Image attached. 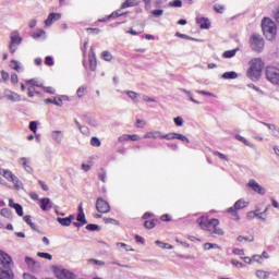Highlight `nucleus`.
Returning <instances> with one entry per match:
<instances>
[{"mask_svg":"<svg viewBox=\"0 0 279 279\" xmlns=\"http://www.w3.org/2000/svg\"><path fill=\"white\" fill-rule=\"evenodd\" d=\"M90 144H92V146H94V147H99V146H101V142H100V140L97 138V137H92Z\"/></svg>","mask_w":279,"mask_h":279,"instance_id":"nucleus-47","label":"nucleus"},{"mask_svg":"<svg viewBox=\"0 0 279 279\" xmlns=\"http://www.w3.org/2000/svg\"><path fill=\"white\" fill-rule=\"evenodd\" d=\"M161 136H162V133L159 132V131H156V132H147L145 135H144V138H153V140H157V138H160L161 140Z\"/></svg>","mask_w":279,"mask_h":279,"instance_id":"nucleus-17","label":"nucleus"},{"mask_svg":"<svg viewBox=\"0 0 279 279\" xmlns=\"http://www.w3.org/2000/svg\"><path fill=\"white\" fill-rule=\"evenodd\" d=\"M102 58V60H105L106 62H111L113 60V56L110 51L105 50L102 51V54L100 56Z\"/></svg>","mask_w":279,"mask_h":279,"instance_id":"nucleus-24","label":"nucleus"},{"mask_svg":"<svg viewBox=\"0 0 279 279\" xmlns=\"http://www.w3.org/2000/svg\"><path fill=\"white\" fill-rule=\"evenodd\" d=\"M214 155H215V156H218L220 159H223V160L228 161L227 156H225L223 154H221V153H219V151H215Z\"/></svg>","mask_w":279,"mask_h":279,"instance_id":"nucleus-62","label":"nucleus"},{"mask_svg":"<svg viewBox=\"0 0 279 279\" xmlns=\"http://www.w3.org/2000/svg\"><path fill=\"white\" fill-rule=\"evenodd\" d=\"M87 264L89 265H96V266H105L106 263L104 260L100 259H96V258H89L87 259Z\"/></svg>","mask_w":279,"mask_h":279,"instance_id":"nucleus-28","label":"nucleus"},{"mask_svg":"<svg viewBox=\"0 0 279 279\" xmlns=\"http://www.w3.org/2000/svg\"><path fill=\"white\" fill-rule=\"evenodd\" d=\"M197 223L199 225L201 229L207 231L208 221L206 220V218L204 217L198 218Z\"/></svg>","mask_w":279,"mask_h":279,"instance_id":"nucleus-27","label":"nucleus"},{"mask_svg":"<svg viewBox=\"0 0 279 279\" xmlns=\"http://www.w3.org/2000/svg\"><path fill=\"white\" fill-rule=\"evenodd\" d=\"M119 16H122L121 11H113L108 19H119Z\"/></svg>","mask_w":279,"mask_h":279,"instance_id":"nucleus-54","label":"nucleus"},{"mask_svg":"<svg viewBox=\"0 0 279 279\" xmlns=\"http://www.w3.org/2000/svg\"><path fill=\"white\" fill-rule=\"evenodd\" d=\"M44 35H45V32L43 29H40L33 34V38L38 39V38L43 37Z\"/></svg>","mask_w":279,"mask_h":279,"instance_id":"nucleus-56","label":"nucleus"},{"mask_svg":"<svg viewBox=\"0 0 279 279\" xmlns=\"http://www.w3.org/2000/svg\"><path fill=\"white\" fill-rule=\"evenodd\" d=\"M40 208H41V210H47V208H51V206H50V199H49L48 197L43 198V199L40 201Z\"/></svg>","mask_w":279,"mask_h":279,"instance_id":"nucleus-25","label":"nucleus"},{"mask_svg":"<svg viewBox=\"0 0 279 279\" xmlns=\"http://www.w3.org/2000/svg\"><path fill=\"white\" fill-rule=\"evenodd\" d=\"M267 80L274 85H279V68L268 65L266 68Z\"/></svg>","mask_w":279,"mask_h":279,"instance_id":"nucleus-5","label":"nucleus"},{"mask_svg":"<svg viewBox=\"0 0 279 279\" xmlns=\"http://www.w3.org/2000/svg\"><path fill=\"white\" fill-rule=\"evenodd\" d=\"M0 215H1L2 217H10L11 211H10L8 208H2V209L0 210Z\"/></svg>","mask_w":279,"mask_h":279,"instance_id":"nucleus-55","label":"nucleus"},{"mask_svg":"<svg viewBox=\"0 0 279 279\" xmlns=\"http://www.w3.org/2000/svg\"><path fill=\"white\" fill-rule=\"evenodd\" d=\"M59 279H74V274L70 272L69 270H61L58 275Z\"/></svg>","mask_w":279,"mask_h":279,"instance_id":"nucleus-16","label":"nucleus"},{"mask_svg":"<svg viewBox=\"0 0 279 279\" xmlns=\"http://www.w3.org/2000/svg\"><path fill=\"white\" fill-rule=\"evenodd\" d=\"M197 24H199L201 29H208L210 26V24L204 17L197 20Z\"/></svg>","mask_w":279,"mask_h":279,"instance_id":"nucleus-26","label":"nucleus"},{"mask_svg":"<svg viewBox=\"0 0 279 279\" xmlns=\"http://www.w3.org/2000/svg\"><path fill=\"white\" fill-rule=\"evenodd\" d=\"M173 121L177 126H183L184 124V120L183 118H181V116H178V118H174Z\"/></svg>","mask_w":279,"mask_h":279,"instance_id":"nucleus-46","label":"nucleus"},{"mask_svg":"<svg viewBox=\"0 0 279 279\" xmlns=\"http://www.w3.org/2000/svg\"><path fill=\"white\" fill-rule=\"evenodd\" d=\"M86 90H87V87L81 86V87L77 89V96H78L80 98L84 97Z\"/></svg>","mask_w":279,"mask_h":279,"instance_id":"nucleus-48","label":"nucleus"},{"mask_svg":"<svg viewBox=\"0 0 279 279\" xmlns=\"http://www.w3.org/2000/svg\"><path fill=\"white\" fill-rule=\"evenodd\" d=\"M0 75H1V78L3 80V82H8L10 75L5 70H1Z\"/></svg>","mask_w":279,"mask_h":279,"instance_id":"nucleus-51","label":"nucleus"},{"mask_svg":"<svg viewBox=\"0 0 279 279\" xmlns=\"http://www.w3.org/2000/svg\"><path fill=\"white\" fill-rule=\"evenodd\" d=\"M87 33L92 35H99L100 29L99 28H87Z\"/></svg>","mask_w":279,"mask_h":279,"instance_id":"nucleus-60","label":"nucleus"},{"mask_svg":"<svg viewBox=\"0 0 279 279\" xmlns=\"http://www.w3.org/2000/svg\"><path fill=\"white\" fill-rule=\"evenodd\" d=\"M105 225L119 226L120 222L113 218H104Z\"/></svg>","mask_w":279,"mask_h":279,"instance_id":"nucleus-40","label":"nucleus"},{"mask_svg":"<svg viewBox=\"0 0 279 279\" xmlns=\"http://www.w3.org/2000/svg\"><path fill=\"white\" fill-rule=\"evenodd\" d=\"M238 242H240V243H242V242L252 243V242H254V236L251 235L250 238H247V236L239 235L238 236Z\"/></svg>","mask_w":279,"mask_h":279,"instance_id":"nucleus-32","label":"nucleus"},{"mask_svg":"<svg viewBox=\"0 0 279 279\" xmlns=\"http://www.w3.org/2000/svg\"><path fill=\"white\" fill-rule=\"evenodd\" d=\"M238 77V73L234 71H228L222 74V78L225 80H235Z\"/></svg>","mask_w":279,"mask_h":279,"instance_id":"nucleus-20","label":"nucleus"},{"mask_svg":"<svg viewBox=\"0 0 279 279\" xmlns=\"http://www.w3.org/2000/svg\"><path fill=\"white\" fill-rule=\"evenodd\" d=\"M214 10H215V12H217V14H223L225 5H222V4H215L214 5Z\"/></svg>","mask_w":279,"mask_h":279,"instance_id":"nucleus-41","label":"nucleus"},{"mask_svg":"<svg viewBox=\"0 0 279 279\" xmlns=\"http://www.w3.org/2000/svg\"><path fill=\"white\" fill-rule=\"evenodd\" d=\"M269 210V207H266L265 211L260 213L258 209L255 210V216L259 217V219H266V213Z\"/></svg>","mask_w":279,"mask_h":279,"instance_id":"nucleus-37","label":"nucleus"},{"mask_svg":"<svg viewBox=\"0 0 279 279\" xmlns=\"http://www.w3.org/2000/svg\"><path fill=\"white\" fill-rule=\"evenodd\" d=\"M40 88H43V90L47 94L50 95H54L56 94V89L52 86H44L41 85Z\"/></svg>","mask_w":279,"mask_h":279,"instance_id":"nucleus-38","label":"nucleus"},{"mask_svg":"<svg viewBox=\"0 0 279 279\" xmlns=\"http://www.w3.org/2000/svg\"><path fill=\"white\" fill-rule=\"evenodd\" d=\"M12 259L8 253L0 251V274L4 276L5 279H14V274L11 269Z\"/></svg>","mask_w":279,"mask_h":279,"instance_id":"nucleus-2","label":"nucleus"},{"mask_svg":"<svg viewBox=\"0 0 279 279\" xmlns=\"http://www.w3.org/2000/svg\"><path fill=\"white\" fill-rule=\"evenodd\" d=\"M96 210H98V213L106 214L110 213L111 207L107 201H105L101 197H98V199H96Z\"/></svg>","mask_w":279,"mask_h":279,"instance_id":"nucleus-8","label":"nucleus"},{"mask_svg":"<svg viewBox=\"0 0 279 279\" xmlns=\"http://www.w3.org/2000/svg\"><path fill=\"white\" fill-rule=\"evenodd\" d=\"M9 206H10V208H14V210L16 211L19 217H23L24 211H23V207L20 204L14 203L12 199H10L9 201Z\"/></svg>","mask_w":279,"mask_h":279,"instance_id":"nucleus-14","label":"nucleus"},{"mask_svg":"<svg viewBox=\"0 0 279 279\" xmlns=\"http://www.w3.org/2000/svg\"><path fill=\"white\" fill-rule=\"evenodd\" d=\"M156 227L155 220H146L144 222V228L147 230H153Z\"/></svg>","mask_w":279,"mask_h":279,"instance_id":"nucleus-35","label":"nucleus"},{"mask_svg":"<svg viewBox=\"0 0 279 279\" xmlns=\"http://www.w3.org/2000/svg\"><path fill=\"white\" fill-rule=\"evenodd\" d=\"M238 209L234 207H230L227 209V213H229L230 215H232L234 217V219L238 221L240 219L239 215H238Z\"/></svg>","mask_w":279,"mask_h":279,"instance_id":"nucleus-33","label":"nucleus"},{"mask_svg":"<svg viewBox=\"0 0 279 279\" xmlns=\"http://www.w3.org/2000/svg\"><path fill=\"white\" fill-rule=\"evenodd\" d=\"M89 70H92V72L97 70V59L95 56V49L93 47L89 48Z\"/></svg>","mask_w":279,"mask_h":279,"instance_id":"nucleus-11","label":"nucleus"},{"mask_svg":"<svg viewBox=\"0 0 279 279\" xmlns=\"http://www.w3.org/2000/svg\"><path fill=\"white\" fill-rule=\"evenodd\" d=\"M169 5L171 8H182L183 2H182V0H174V1L169 2Z\"/></svg>","mask_w":279,"mask_h":279,"instance_id":"nucleus-42","label":"nucleus"},{"mask_svg":"<svg viewBox=\"0 0 279 279\" xmlns=\"http://www.w3.org/2000/svg\"><path fill=\"white\" fill-rule=\"evenodd\" d=\"M204 247H205L206 251L214 250V248H219V246L215 243H205Z\"/></svg>","mask_w":279,"mask_h":279,"instance_id":"nucleus-49","label":"nucleus"},{"mask_svg":"<svg viewBox=\"0 0 279 279\" xmlns=\"http://www.w3.org/2000/svg\"><path fill=\"white\" fill-rule=\"evenodd\" d=\"M24 279H37L34 275L31 274H24Z\"/></svg>","mask_w":279,"mask_h":279,"instance_id":"nucleus-64","label":"nucleus"},{"mask_svg":"<svg viewBox=\"0 0 279 279\" xmlns=\"http://www.w3.org/2000/svg\"><path fill=\"white\" fill-rule=\"evenodd\" d=\"M59 19H61L60 13H50L48 19L45 21V24L47 27H49L52 25L53 21H59Z\"/></svg>","mask_w":279,"mask_h":279,"instance_id":"nucleus-13","label":"nucleus"},{"mask_svg":"<svg viewBox=\"0 0 279 279\" xmlns=\"http://www.w3.org/2000/svg\"><path fill=\"white\" fill-rule=\"evenodd\" d=\"M10 68L16 71L17 73L21 71V66L16 60H11Z\"/></svg>","mask_w":279,"mask_h":279,"instance_id":"nucleus-36","label":"nucleus"},{"mask_svg":"<svg viewBox=\"0 0 279 279\" xmlns=\"http://www.w3.org/2000/svg\"><path fill=\"white\" fill-rule=\"evenodd\" d=\"M10 38H11V43L9 45V50H10L11 54H14L17 47L22 43V37L20 36V34L17 32H12Z\"/></svg>","mask_w":279,"mask_h":279,"instance_id":"nucleus-6","label":"nucleus"},{"mask_svg":"<svg viewBox=\"0 0 279 279\" xmlns=\"http://www.w3.org/2000/svg\"><path fill=\"white\" fill-rule=\"evenodd\" d=\"M45 102L46 104H53V105H56V106H59V107H62V105H63V101H62V99L61 98H47V99H45Z\"/></svg>","mask_w":279,"mask_h":279,"instance_id":"nucleus-21","label":"nucleus"},{"mask_svg":"<svg viewBox=\"0 0 279 279\" xmlns=\"http://www.w3.org/2000/svg\"><path fill=\"white\" fill-rule=\"evenodd\" d=\"M20 162H21V165L24 167V169H25L28 173H31V172L33 171V169H32V167L28 165L26 158H21V159H20Z\"/></svg>","mask_w":279,"mask_h":279,"instance_id":"nucleus-29","label":"nucleus"},{"mask_svg":"<svg viewBox=\"0 0 279 279\" xmlns=\"http://www.w3.org/2000/svg\"><path fill=\"white\" fill-rule=\"evenodd\" d=\"M231 264H232L233 266L238 267V268H244V264L241 263V262H239V260H236V259H232V260H231Z\"/></svg>","mask_w":279,"mask_h":279,"instance_id":"nucleus-57","label":"nucleus"},{"mask_svg":"<svg viewBox=\"0 0 279 279\" xmlns=\"http://www.w3.org/2000/svg\"><path fill=\"white\" fill-rule=\"evenodd\" d=\"M77 222H81L83 226L87 225L86 216L84 213L77 215Z\"/></svg>","mask_w":279,"mask_h":279,"instance_id":"nucleus-39","label":"nucleus"},{"mask_svg":"<svg viewBox=\"0 0 279 279\" xmlns=\"http://www.w3.org/2000/svg\"><path fill=\"white\" fill-rule=\"evenodd\" d=\"M219 226V220L216 218H213L207 221V231L211 232V234L216 235H223V230L217 228Z\"/></svg>","mask_w":279,"mask_h":279,"instance_id":"nucleus-7","label":"nucleus"},{"mask_svg":"<svg viewBox=\"0 0 279 279\" xmlns=\"http://www.w3.org/2000/svg\"><path fill=\"white\" fill-rule=\"evenodd\" d=\"M118 141H119L120 143L129 142V141H131V140H130V135H129V134H124V135L120 136V137L118 138Z\"/></svg>","mask_w":279,"mask_h":279,"instance_id":"nucleus-59","label":"nucleus"},{"mask_svg":"<svg viewBox=\"0 0 279 279\" xmlns=\"http://www.w3.org/2000/svg\"><path fill=\"white\" fill-rule=\"evenodd\" d=\"M250 45L254 51L259 53L265 48V40L263 39V37L260 35L253 34L250 39Z\"/></svg>","mask_w":279,"mask_h":279,"instance_id":"nucleus-4","label":"nucleus"},{"mask_svg":"<svg viewBox=\"0 0 279 279\" xmlns=\"http://www.w3.org/2000/svg\"><path fill=\"white\" fill-rule=\"evenodd\" d=\"M5 97H7L9 100L13 101V102L20 100V95H19L17 93L11 92V90H9V94H5Z\"/></svg>","mask_w":279,"mask_h":279,"instance_id":"nucleus-19","label":"nucleus"},{"mask_svg":"<svg viewBox=\"0 0 279 279\" xmlns=\"http://www.w3.org/2000/svg\"><path fill=\"white\" fill-rule=\"evenodd\" d=\"M161 140H167V141L179 140L186 144L191 143V141L185 135L179 134V133H170V134H166V135L161 134Z\"/></svg>","mask_w":279,"mask_h":279,"instance_id":"nucleus-9","label":"nucleus"},{"mask_svg":"<svg viewBox=\"0 0 279 279\" xmlns=\"http://www.w3.org/2000/svg\"><path fill=\"white\" fill-rule=\"evenodd\" d=\"M98 229H99V227H98L97 225L90 223V225H87V226H86V230H87V231L94 232V231H97Z\"/></svg>","mask_w":279,"mask_h":279,"instance_id":"nucleus-53","label":"nucleus"},{"mask_svg":"<svg viewBox=\"0 0 279 279\" xmlns=\"http://www.w3.org/2000/svg\"><path fill=\"white\" fill-rule=\"evenodd\" d=\"M247 186H250L254 192L264 195L266 194V190L258 184L255 180H250V182L247 183Z\"/></svg>","mask_w":279,"mask_h":279,"instance_id":"nucleus-10","label":"nucleus"},{"mask_svg":"<svg viewBox=\"0 0 279 279\" xmlns=\"http://www.w3.org/2000/svg\"><path fill=\"white\" fill-rule=\"evenodd\" d=\"M29 130H31L34 134H36V132H37V123H36L35 121H33V122L29 123Z\"/></svg>","mask_w":279,"mask_h":279,"instance_id":"nucleus-58","label":"nucleus"},{"mask_svg":"<svg viewBox=\"0 0 279 279\" xmlns=\"http://www.w3.org/2000/svg\"><path fill=\"white\" fill-rule=\"evenodd\" d=\"M0 174H2L8 181L16 183L19 179L9 170L0 169Z\"/></svg>","mask_w":279,"mask_h":279,"instance_id":"nucleus-12","label":"nucleus"},{"mask_svg":"<svg viewBox=\"0 0 279 279\" xmlns=\"http://www.w3.org/2000/svg\"><path fill=\"white\" fill-rule=\"evenodd\" d=\"M265 68V62L262 58H254L250 61V66L246 71V76L252 81H258Z\"/></svg>","mask_w":279,"mask_h":279,"instance_id":"nucleus-1","label":"nucleus"},{"mask_svg":"<svg viewBox=\"0 0 279 279\" xmlns=\"http://www.w3.org/2000/svg\"><path fill=\"white\" fill-rule=\"evenodd\" d=\"M263 257L260 255H253L252 262L262 263Z\"/></svg>","mask_w":279,"mask_h":279,"instance_id":"nucleus-61","label":"nucleus"},{"mask_svg":"<svg viewBox=\"0 0 279 279\" xmlns=\"http://www.w3.org/2000/svg\"><path fill=\"white\" fill-rule=\"evenodd\" d=\"M132 5H134L132 0H125L122 4H121V10H126V8H132Z\"/></svg>","mask_w":279,"mask_h":279,"instance_id":"nucleus-44","label":"nucleus"},{"mask_svg":"<svg viewBox=\"0 0 279 279\" xmlns=\"http://www.w3.org/2000/svg\"><path fill=\"white\" fill-rule=\"evenodd\" d=\"M24 222L27 223L32 230L37 231L36 225L32 221V218L29 215L24 216Z\"/></svg>","mask_w":279,"mask_h":279,"instance_id":"nucleus-22","label":"nucleus"},{"mask_svg":"<svg viewBox=\"0 0 279 279\" xmlns=\"http://www.w3.org/2000/svg\"><path fill=\"white\" fill-rule=\"evenodd\" d=\"M126 95L129 96V98H131L133 101H137L140 94L134 92V90H128Z\"/></svg>","mask_w":279,"mask_h":279,"instance_id":"nucleus-31","label":"nucleus"},{"mask_svg":"<svg viewBox=\"0 0 279 279\" xmlns=\"http://www.w3.org/2000/svg\"><path fill=\"white\" fill-rule=\"evenodd\" d=\"M45 64L48 66H52L54 64L52 57L47 56L45 59Z\"/></svg>","mask_w":279,"mask_h":279,"instance_id":"nucleus-52","label":"nucleus"},{"mask_svg":"<svg viewBox=\"0 0 279 279\" xmlns=\"http://www.w3.org/2000/svg\"><path fill=\"white\" fill-rule=\"evenodd\" d=\"M98 178L100 179V181L106 182L107 172L105 169H100V171H98Z\"/></svg>","mask_w":279,"mask_h":279,"instance_id":"nucleus-45","label":"nucleus"},{"mask_svg":"<svg viewBox=\"0 0 279 279\" xmlns=\"http://www.w3.org/2000/svg\"><path fill=\"white\" fill-rule=\"evenodd\" d=\"M274 19H276L277 23L279 24V7H278L277 10L275 11Z\"/></svg>","mask_w":279,"mask_h":279,"instance_id":"nucleus-63","label":"nucleus"},{"mask_svg":"<svg viewBox=\"0 0 279 279\" xmlns=\"http://www.w3.org/2000/svg\"><path fill=\"white\" fill-rule=\"evenodd\" d=\"M37 255H38V257L44 258V259H48V260L52 259V255L49 253L38 252Z\"/></svg>","mask_w":279,"mask_h":279,"instance_id":"nucleus-43","label":"nucleus"},{"mask_svg":"<svg viewBox=\"0 0 279 279\" xmlns=\"http://www.w3.org/2000/svg\"><path fill=\"white\" fill-rule=\"evenodd\" d=\"M236 51H238L236 49L227 50L223 52V58L231 59L235 56Z\"/></svg>","mask_w":279,"mask_h":279,"instance_id":"nucleus-34","label":"nucleus"},{"mask_svg":"<svg viewBox=\"0 0 279 279\" xmlns=\"http://www.w3.org/2000/svg\"><path fill=\"white\" fill-rule=\"evenodd\" d=\"M11 83H12V85H14V86L17 85V83H19V76H17L16 73H12V74H11Z\"/></svg>","mask_w":279,"mask_h":279,"instance_id":"nucleus-50","label":"nucleus"},{"mask_svg":"<svg viewBox=\"0 0 279 279\" xmlns=\"http://www.w3.org/2000/svg\"><path fill=\"white\" fill-rule=\"evenodd\" d=\"M74 219V217L71 215L69 217L65 218H58V222L62 226V227H70L72 223V220Z\"/></svg>","mask_w":279,"mask_h":279,"instance_id":"nucleus-15","label":"nucleus"},{"mask_svg":"<svg viewBox=\"0 0 279 279\" xmlns=\"http://www.w3.org/2000/svg\"><path fill=\"white\" fill-rule=\"evenodd\" d=\"M269 275H270V272L265 271V270H262V269H259V270L256 271V276H257L259 279H268Z\"/></svg>","mask_w":279,"mask_h":279,"instance_id":"nucleus-30","label":"nucleus"},{"mask_svg":"<svg viewBox=\"0 0 279 279\" xmlns=\"http://www.w3.org/2000/svg\"><path fill=\"white\" fill-rule=\"evenodd\" d=\"M25 83L28 87H32V88H34V87L41 88L43 87V84H40L36 78L26 80Z\"/></svg>","mask_w":279,"mask_h":279,"instance_id":"nucleus-18","label":"nucleus"},{"mask_svg":"<svg viewBox=\"0 0 279 279\" xmlns=\"http://www.w3.org/2000/svg\"><path fill=\"white\" fill-rule=\"evenodd\" d=\"M247 204H248L247 202H245L243 199H239V201L235 202L234 208L236 210H242V208H246Z\"/></svg>","mask_w":279,"mask_h":279,"instance_id":"nucleus-23","label":"nucleus"},{"mask_svg":"<svg viewBox=\"0 0 279 279\" xmlns=\"http://www.w3.org/2000/svg\"><path fill=\"white\" fill-rule=\"evenodd\" d=\"M262 28L264 35L267 37L268 40H274L277 35V25L270 17H265L262 22Z\"/></svg>","mask_w":279,"mask_h":279,"instance_id":"nucleus-3","label":"nucleus"}]
</instances>
